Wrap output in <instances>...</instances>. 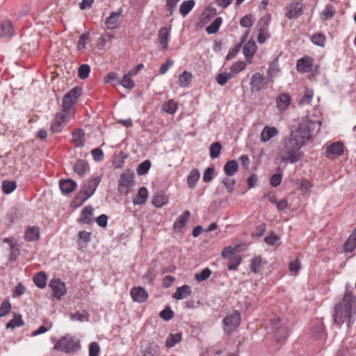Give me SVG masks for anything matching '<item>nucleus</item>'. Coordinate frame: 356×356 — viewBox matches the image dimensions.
Listing matches in <instances>:
<instances>
[{
  "instance_id": "7c9ffc66",
  "label": "nucleus",
  "mask_w": 356,
  "mask_h": 356,
  "mask_svg": "<svg viewBox=\"0 0 356 356\" xmlns=\"http://www.w3.org/2000/svg\"><path fill=\"white\" fill-rule=\"evenodd\" d=\"M47 277L44 271L36 273L33 277L35 284L40 289H44L47 285Z\"/></svg>"
},
{
  "instance_id": "423d86ee",
  "label": "nucleus",
  "mask_w": 356,
  "mask_h": 356,
  "mask_svg": "<svg viewBox=\"0 0 356 356\" xmlns=\"http://www.w3.org/2000/svg\"><path fill=\"white\" fill-rule=\"evenodd\" d=\"M241 314L237 311L228 314L223 319L224 330L226 332L231 333L240 324Z\"/></svg>"
},
{
  "instance_id": "a211bd4d",
  "label": "nucleus",
  "mask_w": 356,
  "mask_h": 356,
  "mask_svg": "<svg viewBox=\"0 0 356 356\" xmlns=\"http://www.w3.org/2000/svg\"><path fill=\"white\" fill-rule=\"evenodd\" d=\"M121 11L113 12L106 19L105 24L109 29H114L117 28L120 24V17L121 16Z\"/></svg>"
},
{
  "instance_id": "58836bf2",
  "label": "nucleus",
  "mask_w": 356,
  "mask_h": 356,
  "mask_svg": "<svg viewBox=\"0 0 356 356\" xmlns=\"http://www.w3.org/2000/svg\"><path fill=\"white\" fill-rule=\"evenodd\" d=\"M177 108V103L173 99H170L165 102L162 106V110L168 114H174Z\"/></svg>"
},
{
  "instance_id": "b1692460",
  "label": "nucleus",
  "mask_w": 356,
  "mask_h": 356,
  "mask_svg": "<svg viewBox=\"0 0 356 356\" xmlns=\"http://www.w3.org/2000/svg\"><path fill=\"white\" fill-rule=\"evenodd\" d=\"M257 49L256 43L252 40H249L245 44L243 49V53L247 60L251 59Z\"/></svg>"
},
{
  "instance_id": "6e6552de",
  "label": "nucleus",
  "mask_w": 356,
  "mask_h": 356,
  "mask_svg": "<svg viewBox=\"0 0 356 356\" xmlns=\"http://www.w3.org/2000/svg\"><path fill=\"white\" fill-rule=\"evenodd\" d=\"M275 330L274 338L277 343H284L288 336V330L286 327L283 326L280 320L274 322L273 325Z\"/></svg>"
},
{
  "instance_id": "0e129e2a",
  "label": "nucleus",
  "mask_w": 356,
  "mask_h": 356,
  "mask_svg": "<svg viewBox=\"0 0 356 356\" xmlns=\"http://www.w3.org/2000/svg\"><path fill=\"white\" fill-rule=\"evenodd\" d=\"M241 46H242V42L240 44H238L234 48L230 49L226 56V59L227 60H230L233 59L237 55L238 51H240Z\"/></svg>"
},
{
  "instance_id": "c03bdc74",
  "label": "nucleus",
  "mask_w": 356,
  "mask_h": 356,
  "mask_svg": "<svg viewBox=\"0 0 356 356\" xmlns=\"http://www.w3.org/2000/svg\"><path fill=\"white\" fill-rule=\"evenodd\" d=\"M17 185L15 181L5 180L2 183V191L5 194H10L16 188Z\"/></svg>"
},
{
  "instance_id": "f704fd0d",
  "label": "nucleus",
  "mask_w": 356,
  "mask_h": 356,
  "mask_svg": "<svg viewBox=\"0 0 356 356\" xmlns=\"http://www.w3.org/2000/svg\"><path fill=\"white\" fill-rule=\"evenodd\" d=\"M192 81V74L191 72L184 71L179 76L178 83L181 88H187Z\"/></svg>"
},
{
  "instance_id": "5701e85b",
  "label": "nucleus",
  "mask_w": 356,
  "mask_h": 356,
  "mask_svg": "<svg viewBox=\"0 0 356 356\" xmlns=\"http://www.w3.org/2000/svg\"><path fill=\"white\" fill-rule=\"evenodd\" d=\"M148 197V191L145 187L139 188L137 195L133 200V203L135 205H141L146 202Z\"/></svg>"
},
{
  "instance_id": "052dcab7",
  "label": "nucleus",
  "mask_w": 356,
  "mask_h": 356,
  "mask_svg": "<svg viewBox=\"0 0 356 356\" xmlns=\"http://www.w3.org/2000/svg\"><path fill=\"white\" fill-rule=\"evenodd\" d=\"M245 66H246V65H245V62L237 61L232 65L230 70H231L232 72L233 73V74L234 75V74H238L243 70H244Z\"/></svg>"
},
{
  "instance_id": "ddd939ff",
  "label": "nucleus",
  "mask_w": 356,
  "mask_h": 356,
  "mask_svg": "<svg viewBox=\"0 0 356 356\" xmlns=\"http://www.w3.org/2000/svg\"><path fill=\"white\" fill-rule=\"evenodd\" d=\"M250 85L252 91H261L265 85L264 76L259 72L254 73L252 76Z\"/></svg>"
},
{
  "instance_id": "e433bc0d",
  "label": "nucleus",
  "mask_w": 356,
  "mask_h": 356,
  "mask_svg": "<svg viewBox=\"0 0 356 356\" xmlns=\"http://www.w3.org/2000/svg\"><path fill=\"white\" fill-rule=\"evenodd\" d=\"M280 72V67L278 64V58H275L269 65L268 70V77L270 79H272L275 76H276Z\"/></svg>"
},
{
  "instance_id": "4c0bfd02",
  "label": "nucleus",
  "mask_w": 356,
  "mask_h": 356,
  "mask_svg": "<svg viewBox=\"0 0 356 356\" xmlns=\"http://www.w3.org/2000/svg\"><path fill=\"white\" fill-rule=\"evenodd\" d=\"M195 6V1L193 0H188L183 1L179 8V13L183 17L186 16Z\"/></svg>"
},
{
  "instance_id": "49530a36",
  "label": "nucleus",
  "mask_w": 356,
  "mask_h": 356,
  "mask_svg": "<svg viewBox=\"0 0 356 356\" xmlns=\"http://www.w3.org/2000/svg\"><path fill=\"white\" fill-rule=\"evenodd\" d=\"M88 198V195H85V193L80 190L79 193L76 195V196L73 199V203L76 207H80L82 205Z\"/></svg>"
},
{
  "instance_id": "ea45409f",
  "label": "nucleus",
  "mask_w": 356,
  "mask_h": 356,
  "mask_svg": "<svg viewBox=\"0 0 356 356\" xmlns=\"http://www.w3.org/2000/svg\"><path fill=\"white\" fill-rule=\"evenodd\" d=\"M24 325L21 314H14V318L6 324V329H14Z\"/></svg>"
},
{
  "instance_id": "79ce46f5",
  "label": "nucleus",
  "mask_w": 356,
  "mask_h": 356,
  "mask_svg": "<svg viewBox=\"0 0 356 356\" xmlns=\"http://www.w3.org/2000/svg\"><path fill=\"white\" fill-rule=\"evenodd\" d=\"M168 202V198L165 195H155L152 199V204L157 208H161L163 206L167 204Z\"/></svg>"
},
{
  "instance_id": "69168bd1",
  "label": "nucleus",
  "mask_w": 356,
  "mask_h": 356,
  "mask_svg": "<svg viewBox=\"0 0 356 356\" xmlns=\"http://www.w3.org/2000/svg\"><path fill=\"white\" fill-rule=\"evenodd\" d=\"M215 171L213 166L207 168L203 174V180L206 183L210 182L213 179V174Z\"/></svg>"
},
{
  "instance_id": "338daca9",
  "label": "nucleus",
  "mask_w": 356,
  "mask_h": 356,
  "mask_svg": "<svg viewBox=\"0 0 356 356\" xmlns=\"http://www.w3.org/2000/svg\"><path fill=\"white\" fill-rule=\"evenodd\" d=\"M100 347L97 342H92L89 346V356H99Z\"/></svg>"
},
{
  "instance_id": "8fccbe9b",
  "label": "nucleus",
  "mask_w": 356,
  "mask_h": 356,
  "mask_svg": "<svg viewBox=\"0 0 356 356\" xmlns=\"http://www.w3.org/2000/svg\"><path fill=\"white\" fill-rule=\"evenodd\" d=\"M270 19V15H267L259 19L257 25L259 31H266L267 30Z\"/></svg>"
},
{
  "instance_id": "0eeeda50",
  "label": "nucleus",
  "mask_w": 356,
  "mask_h": 356,
  "mask_svg": "<svg viewBox=\"0 0 356 356\" xmlns=\"http://www.w3.org/2000/svg\"><path fill=\"white\" fill-rule=\"evenodd\" d=\"M49 286L52 290L54 297L57 300H60L67 293L65 283L59 278H52L49 283Z\"/></svg>"
},
{
  "instance_id": "f257e3e1",
  "label": "nucleus",
  "mask_w": 356,
  "mask_h": 356,
  "mask_svg": "<svg viewBox=\"0 0 356 356\" xmlns=\"http://www.w3.org/2000/svg\"><path fill=\"white\" fill-rule=\"evenodd\" d=\"M321 126V120L314 115L304 117L298 129L291 133L290 137L285 138L279 149L281 163L294 164L300 161L303 156L301 148L306 141L317 134Z\"/></svg>"
},
{
  "instance_id": "774afa93",
  "label": "nucleus",
  "mask_w": 356,
  "mask_h": 356,
  "mask_svg": "<svg viewBox=\"0 0 356 356\" xmlns=\"http://www.w3.org/2000/svg\"><path fill=\"white\" fill-rule=\"evenodd\" d=\"M11 309V305L8 300H4L0 307V316H4L8 314Z\"/></svg>"
},
{
  "instance_id": "393cba45",
  "label": "nucleus",
  "mask_w": 356,
  "mask_h": 356,
  "mask_svg": "<svg viewBox=\"0 0 356 356\" xmlns=\"http://www.w3.org/2000/svg\"><path fill=\"white\" fill-rule=\"evenodd\" d=\"M25 239L28 241H35L40 238V229L38 227H29L25 231Z\"/></svg>"
},
{
  "instance_id": "f3484780",
  "label": "nucleus",
  "mask_w": 356,
  "mask_h": 356,
  "mask_svg": "<svg viewBox=\"0 0 356 356\" xmlns=\"http://www.w3.org/2000/svg\"><path fill=\"white\" fill-rule=\"evenodd\" d=\"M76 186V183L70 179L60 180L59 182V188L63 195L72 193Z\"/></svg>"
},
{
  "instance_id": "680f3d73",
  "label": "nucleus",
  "mask_w": 356,
  "mask_h": 356,
  "mask_svg": "<svg viewBox=\"0 0 356 356\" xmlns=\"http://www.w3.org/2000/svg\"><path fill=\"white\" fill-rule=\"evenodd\" d=\"M335 13L334 8L331 5L326 6L325 10L323 11V18L325 20L330 19Z\"/></svg>"
},
{
  "instance_id": "37998d69",
  "label": "nucleus",
  "mask_w": 356,
  "mask_h": 356,
  "mask_svg": "<svg viewBox=\"0 0 356 356\" xmlns=\"http://www.w3.org/2000/svg\"><path fill=\"white\" fill-rule=\"evenodd\" d=\"M138 356H158V352L156 347L148 343L145 348L140 350Z\"/></svg>"
},
{
  "instance_id": "412c9836",
  "label": "nucleus",
  "mask_w": 356,
  "mask_h": 356,
  "mask_svg": "<svg viewBox=\"0 0 356 356\" xmlns=\"http://www.w3.org/2000/svg\"><path fill=\"white\" fill-rule=\"evenodd\" d=\"M238 170V164L235 160H229L223 167L225 174L228 177L233 176Z\"/></svg>"
},
{
  "instance_id": "e2e57ef3",
  "label": "nucleus",
  "mask_w": 356,
  "mask_h": 356,
  "mask_svg": "<svg viewBox=\"0 0 356 356\" xmlns=\"http://www.w3.org/2000/svg\"><path fill=\"white\" fill-rule=\"evenodd\" d=\"M159 316L164 321H169L172 318L174 312L170 307H165L160 312Z\"/></svg>"
},
{
  "instance_id": "3c124183",
  "label": "nucleus",
  "mask_w": 356,
  "mask_h": 356,
  "mask_svg": "<svg viewBox=\"0 0 356 356\" xmlns=\"http://www.w3.org/2000/svg\"><path fill=\"white\" fill-rule=\"evenodd\" d=\"M241 257L239 255H234L229 258L227 268L230 270H234L241 264Z\"/></svg>"
},
{
  "instance_id": "5fc2aeb1",
  "label": "nucleus",
  "mask_w": 356,
  "mask_h": 356,
  "mask_svg": "<svg viewBox=\"0 0 356 356\" xmlns=\"http://www.w3.org/2000/svg\"><path fill=\"white\" fill-rule=\"evenodd\" d=\"M211 274V270L209 268H204L200 273L195 274V278L198 282H203L208 279Z\"/></svg>"
},
{
  "instance_id": "cd10ccee",
  "label": "nucleus",
  "mask_w": 356,
  "mask_h": 356,
  "mask_svg": "<svg viewBox=\"0 0 356 356\" xmlns=\"http://www.w3.org/2000/svg\"><path fill=\"white\" fill-rule=\"evenodd\" d=\"M159 42L163 49H166L168 45L169 31L166 27H162L159 31Z\"/></svg>"
},
{
  "instance_id": "20e7f679",
  "label": "nucleus",
  "mask_w": 356,
  "mask_h": 356,
  "mask_svg": "<svg viewBox=\"0 0 356 356\" xmlns=\"http://www.w3.org/2000/svg\"><path fill=\"white\" fill-rule=\"evenodd\" d=\"M81 88L76 86L64 95L62 102V109L65 115L71 111L73 106L76 103L78 98L81 95Z\"/></svg>"
},
{
  "instance_id": "bf43d9fd",
  "label": "nucleus",
  "mask_w": 356,
  "mask_h": 356,
  "mask_svg": "<svg viewBox=\"0 0 356 356\" xmlns=\"http://www.w3.org/2000/svg\"><path fill=\"white\" fill-rule=\"evenodd\" d=\"M325 37L321 33H316L312 37V42L319 47L324 46Z\"/></svg>"
},
{
  "instance_id": "39448f33",
  "label": "nucleus",
  "mask_w": 356,
  "mask_h": 356,
  "mask_svg": "<svg viewBox=\"0 0 356 356\" xmlns=\"http://www.w3.org/2000/svg\"><path fill=\"white\" fill-rule=\"evenodd\" d=\"M134 184V172L127 170L123 172L118 181V191L122 194H127Z\"/></svg>"
},
{
  "instance_id": "c756f323",
  "label": "nucleus",
  "mask_w": 356,
  "mask_h": 356,
  "mask_svg": "<svg viewBox=\"0 0 356 356\" xmlns=\"http://www.w3.org/2000/svg\"><path fill=\"white\" fill-rule=\"evenodd\" d=\"M191 216L189 211H185L181 215H180L174 222L175 229H181L184 227Z\"/></svg>"
},
{
  "instance_id": "f8f14e48",
  "label": "nucleus",
  "mask_w": 356,
  "mask_h": 356,
  "mask_svg": "<svg viewBox=\"0 0 356 356\" xmlns=\"http://www.w3.org/2000/svg\"><path fill=\"white\" fill-rule=\"evenodd\" d=\"M343 152V144L340 142L334 143L327 146L326 156L330 159H334L342 155Z\"/></svg>"
},
{
  "instance_id": "6e6d98bb",
  "label": "nucleus",
  "mask_w": 356,
  "mask_h": 356,
  "mask_svg": "<svg viewBox=\"0 0 356 356\" xmlns=\"http://www.w3.org/2000/svg\"><path fill=\"white\" fill-rule=\"evenodd\" d=\"M312 332L317 338L323 337L324 335V328L322 323L318 322L316 324V325L312 327Z\"/></svg>"
},
{
  "instance_id": "09e8293b",
  "label": "nucleus",
  "mask_w": 356,
  "mask_h": 356,
  "mask_svg": "<svg viewBox=\"0 0 356 356\" xmlns=\"http://www.w3.org/2000/svg\"><path fill=\"white\" fill-rule=\"evenodd\" d=\"M234 77V74L231 73H227L226 72H223L220 73L216 76V81L220 86H224L228 80L232 79Z\"/></svg>"
},
{
  "instance_id": "9d476101",
  "label": "nucleus",
  "mask_w": 356,
  "mask_h": 356,
  "mask_svg": "<svg viewBox=\"0 0 356 356\" xmlns=\"http://www.w3.org/2000/svg\"><path fill=\"white\" fill-rule=\"evenodd\" d=\"M132 300L138 303L145 302L148 298L147 291L142 286L133 287L130 291Z\"/></svg>"
},
{
  "instance_id": "6ab92c4d",
  "label": "nucleus",
  "mask_w": 356,
  "mask_h": 356,
  "mask_svg": "<svg viewBox=\"0 0 356 356\" xmlns=\"http://www.w3.org/2000/svg\"><path fill=\"white\" fill-rule=\"evenodd\" d=\"M65 122V115L61 113L57 115L51 124V129L53 133H59L62 130Z\"/></svg>"
},
{
  "instance_id": "c9c22d12",
  "label": "nucleus",
  "mask_w": 356,
  "mask_h": 356,
  "mask_svg": "<svg viewBox=\"0 0 356 356\" xmlns=\"http://www.w3.org/2000/svg\"><path fill=\"white\" fill-rule=\"evenodd\" d=\"M222 17H216L211 23L210 25H209L208 26H207L206 28V31L208 34H215L216 33L218 30H219V28L220 26V25L222 24Z\"/></svg>"
},
{
  "instance_id": "4468645a",
  "label": "nucleus",
  "mask_w": 356,
  "mask_h": 356,
  "mask_svg": "<svg viewBox=\"0 0 356 356\" xmlns=\"http://www.w3.org/2000/svg\"><path fill=\"white\" fill-rule=\"evenodd\" d=\"M278 134L279 131L275 127L265 126L261 132L260 140L262 143H266Z\"/></svg>"
},
{
  "instance_id": "c85d7f7f",
  "label": "nucleus",
  "mask_w": 356,
  "mask_h": 356,
  "mask_svg": "<svg viewBox=\"0 0 356 356\" xmlns=\"http://www.w3.org/2000/svg\"><path fill=\"white\" fill-rule=\"evenodd\" d=\"M200 174L197 169L192 170L187 177V184L191 189L195 188L200 179Z\"/></svg>"
},
{
  "instance_id": "f03ea898",
  "label": "nucleus",
  "mask_w": 356,
  "mask_h": 356,
  "mask_svg": "<svg viewBox=\"0 0 356 356\" xmlns=\"http://www.w3.org/2000/svg\"><path fill=\"white\" fill-rule=\"evenodd\" d=\"M355 316L356 297L346 292L342 300L334 307V323L339 327L345 323L349 328L354 323Z\"/></svg>"
},
{
  "instance_id": "a878e982",
  "label": "nucleus",
  "mask_w": 356,
  "mask_h": 356,
  "mask_svg": "<svg viewBox=\"0 0 356 356\" xmlns=\"http://www.w3.org/2000/svg\"><path fill=\"white\" fill-rule=\"evenodd\" d=\"M93 207L90 205L86 206L81 211V218L78 220L79 222L90 224L92 222L91 216L93 213Z\"/></svg>"
},
{
  "instance_id": "aec40b11",
  "label": "nucleus",
  "mask_w": 356,
  "mask_h": 356,
  "mask_svg": "<svg viewBox=\"0 0 356 356\" xmlns=\"http://www.w3.org/2000/svg\"><path fill=\"white\" fill-rule=\"evenodd\" d=\"M13 27L10 21L3 22L0 25V36L3 38H10L13 35Z\"/></svg>"
},
{
  "instance_id": "dca6fc26",
  "label": "nucleus",
  "mask_w": 356,
  "mask_h": 356,
  "mask_svg": "<svg viewBox=\"0 0 356 356\" xmlns=\"http://www.w3.org/2000/svg\"><path fill=\"white\" fill-rule=\"evenodd\" d=\"M312 66V59L309 56H305L300 58L296 65L298 72L301 73L308 72Z\"/></svg>"
},
{
  "instance_id": "2eb2a0df",
  "label": "nucleus",
  "mask_w": 356,
  "mask_h": 356,
  "mask_svg": "<svg viewBox=\"0 0 356 356\" xmlns=\"http://www.w3.org/2000/svg\"><path fill=\"white\" fill-rule=\"evenodd\" d=\"M302 13V6L299 2H296L289 5L288 10L286 13V17L288 19H294L301 15Z\"/></svg>"
},
{
  "instance_id": "a19ab883",
  "label": "nucleus",
  "mask_w": 356,
  "mask_h": 356,
  "mask_svg": "<svg viewBox=\"0 0 356 356\" xmlns=\"http://www.w3.org/2000/svg\"><path fill=\"white\" fill-rule=\"evenodd\" d=\"M222 149V145L219 142L212 143L209 147V155L213 159L218 158Z\"/></svg>"
},
{
  "instance_id": "72a5a7b5",
  "label": "nucleus",
  "mask_w": 356,
  "mask_h": 356,
  "mask_svg": "<svg viewBox=\"0 0 356 356\" xmlns=\"http://www.w3.org/2000/svg\"><path fill=\"white\" fill-rule=\"evenodd\" d=\"M88 168V164L86 161L79 159L74 165V170L79 177H83Z\"/></svg>"
},
{
  "instance_id": "864d4df0",
  "label": "nucleus",
  "mask_w": 356,
  "mask_h": 356,
  "mask_svg": "<svg viewBox=\"0 0 356 356\" xmlns=\"http://www.w3.org/2000/svg\"><path fill=\"white\" fill-rule=\"evenodd\" d=\"M313 98V91L310 90H306L303 96L299 101V104L301 106L309 104Z\"/></svg>"
},
{
  "instance_id": "a18cd8bd",
  "label": "nucleus",
  "mask_w": 356,
  "mask_h": 356,
  "mask_svg": "<svg viewBox=\"0 0 356 356\" xmlns=\"http://www.w3.org/2000/svg\"><path fill=\"white\" fill-rule=\"evenodd\" d=\"M151 168V162L149 160H145L138 165L136 169L138 175H144L147 174Z\"/></svg>"
},
{
  "instance_id": "473e14b6",
  "label": "nucleus",
  "mask_w": 356,
  "mask_h": 356,
  "mask_svg": "<svg viewBox=\"0 0 356 356\" xmlns=\"http://www.w3.org/2000/svg\"><path fill=\"white\" fill-rule=\"evenodd\" d=\"M181 333L170 334L166 339L165 346L168 348L174 347L181 341Z\"/></svg>"
},
{
  "instance_id": "2f4dec72",
  "label": "nucleus",
  "mask_w": 356,
  "mask_h": 356,
  "mask_svg": "<svg viewBox=\"0 0 356 356\" xmlns=\"http://www.w3.org/2000/svg\"><path fill=\"white\" fill-rule=\"evenodd\" d=\"M132 72L125 74L122 80H118V83L122 85L124 88L131 90L134 88V81L131 79Z\"/></svg>"
},
{
  "instance_id": "bb28decb",
  "label": "nucleus",
  "mask_w": 356,
  "mask_h": 356,
  "mask_svg": "<svg viewBox=\"0 0 356 356\" xmlns=\"http://www.w3.org/2000/svg\"><path fill=\"white\" fill-rule=\"evenodd\" d=\"M191 289L188 285H183L176 290L172 298L177 300H182L191 295Z\"/></svg>"
},
{
  "instance_id": "4d7b16f0",
  "label": "nucleus",
  "mask_w": 356,
  "mask_h": 356,
  "mask_svg": "<svg viewBox=\"0 0 356 356\" xmlns=\"http://www.w3.org/2000/svg\"><path fill=\"white\" fill-rule=\"evenodd\" d=\"M261 264V258L260 257H255L252 259L250 264V270L254 273H257L259 270V267Z\"/></svg>"
},
{
  "instance_id": "de8ad7c7",
  "label": "nucleus",
  "mask_w": 356,
  "mask_h": 356,
  "mask_svg": "<svg viewBox=\"0 0 356 356\" xmlns=\"http://www.w3.org/2000/svg\"><path fill=\"white\" fill-rule=\"evenodd\" d=\"M88 314L86 312H83L82 313L80 312H76L74 314H70V319L73 321H88Z\"/></svg>"
},
{
  "instance_id": "603ef678",
  "label": "nucleus",
  "mask_w": 356,
  "mask_h": 356,
  "mask_svg": "<svg viewBox=\"0 0 356 356\" xmlns=\"http://www.w3.org/2000/svg\"><path fill=\"white\" fill-rule=\"evenodd\" d=\"M90 67L88 64H83L79 67L78 74L81 79H85L89 76Z\"/></svg>"
},
{
  "instance_id": "13d9d810",
  "label": "nucleus",
  "mask_w": 356,
  "mask_h": 356,
  "mask_svg": "<svg viewBox=\"0 0 356 356\" xmlns=\"http://www.w3.org/2000/svg\"><path fill=\"white\" fill-rule=\"evenodd\" d=\"M254 19L251 15H246L243 16L240 20V24L245 28H250L252 26Z\"/></svg>"
},
{
  "instance_id": "1a4fd4ad",
  "label": "nucleus",
  "mask_w": 356,
  "mask_h": 356,
  "mask_svg": "<svg viewBox=\"0 0 356 356\" xmlns=\"http://www.w3.org/2000/svg\"><path fill=\"white\" fill-rule=\"evenodd\" d=\"M291 97L286 92L280 93L276 98V107L280 112L286 111L291 104Z\"/></svg>"
},
{
  "instance_id": "9b49d317",
  "label": "nucleus",
  "mask_w": 356,
  "mask_h": 356,
  "mask_svg": "<svg viewBox=\"0 0 356 356\" xmlns=\"http://www.w3.org/2000/svg\"><path fill=\"white\" fill-rule=\"evenodd\" d=\"M101 181V178L99 177H94L90 180H88L81 188V190L85 193V195H88V197H90L95 192L97 186H99Z\"/></svg>"
},
{
  "instance_id": "4be33fe9",
  "label": "nucleus",
  "mask_w": 356,
  "mask_h": 356,
  "mask_svg": "<svg viewBox=\"0 0 356 356\" xmlns=\"http://www.w3.org/2000/svg\"><path fill=\"white\" fill-rule=\"evenodd\" d=\"M73 144L77 147H82L85 144V133L82 129H77L72 134Z\"/></svg>"
},
{
  "instance_id": "7ed1b4c3",
  "label": "nucleus",
  "mask_w": 356,
  "mask_h": 356,
  "mask_svg": "<svg viewBox=\"0 0 356 356\" xmlns=\"http://www.w3.org/2000/svg\"><path fill=\"white\" fill-rule=\"evenodd\" d=\"M81 348L80 341L76 337L66 334L56 341L54 349L65 353L78 351Z\"/></svg>"
}]
</instances>
